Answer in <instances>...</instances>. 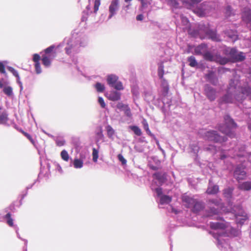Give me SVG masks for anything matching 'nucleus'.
<instances>
[{
	"label": "nucleus",
	"instance_id": "obj_20",
	"mask_svg": "<svg viewBox=\"0 0 251 251\" xmlns=\"http://www.w3.org/2000/svg\"><path fill=\"white\" fill-rule=\"evenodd\" d=\"M83 155L80 154L79 158H75L73 161L74 167L75 169H80L83 166Z\"/></svg>",
	"mask_w": 251,
	"mask_h": 251
},
{
	"label": "nucleus",
	"instance_id": "obj_17",
	"mask_svg": "<svg viewBox=\"0 0 251 251\" xmlns=\"http://www.w3.org/2000/svg\"><path fill=\"white\" fill-rule=\"evenodd\" d=\"M107 98L112 101H117L120 99L121 93L117 91H110L106 94Z\"/></svg>",
	"mask_w": 251,
	"mask_h": 251
},
{
	"label": "nucleus",
	"instance_id": "obj_33",
	"mask_svg": "<svg viewBox=\"0 0 251 251\" xmlns=\"http://www.w3.org/2000/svg\"><path fill=\"white\" fill-rule=\"evenodd\" d=\"M226 34L228 37L234 41L237 39V35L236 34V32L235 31L232 30H227L226 32Z\"/></svg>",
	"mask_w": 251,
	"mask_h": 251
},
{
	"label": "nucleus",
	"instance_id": "obj_11",
	"mask_svg": "<svg viewBox=\"0 0 251 251\" xmlns=\"http://www.w3.org/2000/svg\"><path fill=\"white\" fill-rule=\"evenodd\" d=\"M12 122L10 121L8 114L5 111H0V124L5 126H10Z\"/></svg>",
	"mask_w": 251,
	"mask_h": 251
},
{
	"label": "nucleus",
	"instance_id": "obj_61",
	"mask_svg": "<svg viewBox=\"0 0 251 251\" xmlns=\"http://www.w3.org/2000/svg\"><path fill=\"white\" fill-rule=\"evenodd\" d=\"M65 50H66V53H67L68 54H70V53H71V48H65Z\"/></svg>",
	"mask_w": 251,
	"mask_h": 251
},
{
	"label": "nucleus",
	"instance_id": "obj_38",
	"mask_svg": "<svg viewBox=\"0 0 251 251\" xmlns=\"http://www.w3.org/2000/svg\"><path fill=\"white\" fill-rule=\"evenodd\" d=\"M222 102L225 103L232 102V99L230 95L226 94L222 98Z\"/></svg>",
	"mask_w": 251,
	"mask_h": 251
},
{
	"label": "nucleus",
	"instance_id": "obj_5",
	"mask_svg": "<svg viewBox=\"0 0 251 251\" xmlns=\"http://www.w3.org/2000/svg\"><path fill=\"white\" fill-rule=\"evenodd\" d=\"M232 211L234 214L236 221L238 224L242 226L248 219L249 217L247 214L240 205L232 208Z\"/></svg>",
	"mask_w": 251,
	"mask_h": 251
},
{
	"label": "nucleus",
	"instance_id": "obj_9",
	"mask_svg": "<svg viewBox=\"0 0 251 251\" xmlns=\"http://www.w3.org/2000/svg\"><path fill=\"white\" fill-rule=\"evenodd\" d=\"M158 197H160V204H167L172 201V197L167 195H162V190L161 188L158 187L155 189Z\"/></svg>",
	"mask_w": 251,
	"mask_h": 251
},
{
	"label": "nucleus",
	"instance_id": "obj_28",
	"mask_svg": "<svg viewBox=\"0 0 251 251\" xmlns=\"http://www.w3.org/2000/svg\"><path fill=\"white\" fill-rule=\"evenodd\" d=\"M215 62L219 63L220 64L224 65L228 62V59L226 57H222L220 55H216Z\"/></svg>",
	"mask_w": 251,
	"mask_h": 251
},
{
	"label": "nucleus",
	"instance_id": "obj_10",
	"mask_svg": "<svg viewBox=\"0 0 251 251\" xmlns=\"http://www.w3.org/2000/svg\"><path fill=\"white\" fill-rule=\"evenodd\" d=\"M204 93L208 99L210 100H213L216 98V90L209 85H206L204 87Z\"/></svg>",
	"mask_w": 251,
	"mask_h": 251
},
{
	"label": "nucleus",
	"instance_id": "obj_13",
	"mask_svg": "<svg viewBox=\"0 0 251 251\" xmlns=\"http://www.w3.org/2000/svg\"><path fill=\"white\" fill-rule=\"evenodd\" d=\"M119 0H112L111 4L109 7V11L110 15L109 18H111L115 14L116 12L118 10L119 8Z\"/></svg>",
	"mask_w": 251,
	"mask_h": 251
},
{
	"label": "nucleus",
	"instance_id": "obj_52",
	"mask_svg": "<svg viewBox=\"0 0 251 251\" xmlns=\"http://www.w3.org/2000/svg\"><path fill=\"white\" fill-rule=\"evenodd\" d=\"M169 2L171 6L175 8H177L179 6V3L177 0H169Z\"/></svg>",
	"mask_w": 251,
	"mask_h": 251
},
{
	"label": "nucleus",
	"instance_id": "obj_14",
	"mask_svg": "<svg viewBox=\"0 0 251 251\" xmlns=\"http://www.w3.org/2000/svg\"><path fill=\"white\" fill-rule=\"evenodd\" d=\"M230 54L236 61H242L245 59V55L243 52H240L237 53L236 50L234 49H231Z\"/></svg>",
	"mask_w": 251,
	"mask_h": 251
},
{
	"label": "nucleus",
	"instance_id": "obj_2",
	"mask_svg": "<svg viewBox=\"0 0 251 251\" xmlns=\"http://www.w3.org/2000/svg\"><path fill=\"white\" fill-rule=\"evenodd\" d=\"M206 202L207 206V208L205 210V216L212 217L220 212L223 205L221 199L219 198L210 199L208 200Z\"/></svg>",
	"mask_w": 251,
	"mask_h": 251
},
{
	"label": "nucleus",
	"instance_id": "obj_27",
	"mask_svg": "<svg viewBox=\"0 0 251 251\" xmlns=\"http://www.w3.org/2000/svg\"><path fill=\"white\" fill-rule=\"evenodd\" d=\"M164 74V65H163V62H161L158 67V75L162 81H163V79H164L163 78V75Z\"/></svg>",
	"mask_w": 251,
	"mask_h": 251
},
{
	"label": "nucleus",
	"instance_id": "obj_36",
	"mask_svg": "<svg viewBox=\"0 0 251 251\" xmlns=\"http://www.w3.org/2000/svg\"><path fill=\"white\" fill-rule=\"evenodd\" d=\"M188 61L189 63V65L192 67H194L197 65L195 57L193 56H190L188 58Z\"/></svg>",
	"mask_w": 251,
	"mask_h": 251
},
{
	"label": "nucleus",
	"instance_id": "obj_50",
	"mask_svg": "<svg viewBox=\"0 0 251 251\" xmlns=\"http://www.w3.org/2000/svg\"><path fill=\"white\" fill-rule=\"evenodd\" d=\"M24 135L31 142V143L35 145V142L34 139L31 137V135L25 132L24 131H22Z\"/></svg>",
	"mask_w": 251,
	"mask_h": 251
},
{
	"label": "nucleus",
	"instance_id": "obj_31",
	"mask_svg": "<svg viewBox=\"0 0 251 251\" xmlns=\"http://www.w3.org/2000/svg\"><path fill=\"white\" fill-rule=\"evenodd\" d=\"M107 130V136L111 139H113V136L115 134V130L113 128L109 125L106 127Z\"/></svg>",
	"mask_w": 251,
	"mask_h": 251
},
{
	"label": "nucleus",
	"instance_id": "obj_18",
	"mask_svg": "<svg viewBox=\"0 0 251 251\" xmlns=\"http://www.w3.org/2000/svg\"><path fill=\"white\" fill-rule=\"evenodd\" d=\"M242 19L246 23L251 22V9L246 8L242 13Z\"/></svg>",
	"mask_w": 251,
	"mask_h": 251
},
{
	"label": "nucleus",
	"instance_id": "obj_62",
	"mask_svg": "<svg viewBox=\"0 0 251 251\" xmlns=\"http://www.w3.org/2000/svg\"><path fill=\"white\" fill-rule=\"evenodd\" d=\"M125 113L126 114L127 116L130 117L131 116V113L130 111H125Z\"/></svg>",
	"mask_w": 251,
	"mask_h": 251
},
{
	"label": "nucleus",
	"instance_id": "obj_39",
	"mask_svg": "<svg viewBox=\"0 0 251 251\" xmlns=\"http://www.w3.org/2000/svg\"><path fill=\"white\" fill-rule=\"evenodd\" d=\"M150 168L152 170L155 171L158 170L160 167V161L158 160H156V164L153 165L150 161L149 163Z\"/></svg>",
	"mask_w": 251,
	"mask_h": 251
},
{
	"label": "nucleus",
	"instance_id": "obj_24",
	"mask_svg": "<svg viewBox=\"0 0 251 251\" xmlns=\"http://www.w3.org/2000/svg\"><path fill=\"white\" fill-rule=\"evenodd\" d=\"M142 124L143 125V127L144 129L146 130L147 133L150 135L151 137L152 138H155V136L154 134H153L151 131H150L148 124L147 122V121L145 119H144L142 121Z\"/></svg>",
	"mask_w": 251,
	"mask_h": 251
},
{
	"label": "nucleus",
	"instance_id": "obj_4",
	"mask_svg": "<svg viewBox=\"0 0 251 251\" xmlns=\"http://www.w3.org/2000/svg\"><path fill=\"white\" fill-rule=\"evenodd\" d=\"M55 46L51 45L41 52V60L43 65L46 67L50 66L52 60L56 56V52L54 50Z\"/></svg>",
	"mask_w": 251,
	"mask_h": 251
},
{
	"label": "nucleus",
	"instance_id": "obj_64",
	"mask_svg": "<svg viewBox=\"0 0 251 251\" xmlns=\"http://www.w3.org/2000/svg\"><path fill=\"white\" fill-rule=\"evenodd\" d=\"M248 128L251 131V123H250L248 124Z\"/></svg>",
	"mask_w": 251,
	"mask_h": 251
},
{
	"label": "nucleus",
	"instance_id": "obj_60",
	"mask_svg": "<svg viewBox=\"0 0 251 251\" xmlns=\"http://www.w3.org/2000/svg\"><path fill=\"white\" fill-rule=\"evenodd\" d=\"M22 240L25 241V247H24V250H25V251H27V240L26 239H22Z\"/></svg>",
	"mask_w": 251,
	"mask_h": 251
},
{
	"label": "nucleus",
	"instance_id": "obj_58",
	"mask_svg": "<svg viewBox=\"0 0 251 251\" xmlns=\"http://www.w3.org/2000/svg\"><path fill=\"white\" fill-rule=\"evenodd\" d=\"M153 139L155 141V142L158 146V149L163 152L164 153V151L161 148L160 145L159 143L158 140L156 139V138L155 137V138H153Z\"/></svg>",
	"mask_w": 251,
	"mask_h": 251
},
{
	"label": "nucleus",
	"instance_id": "obj_16",
	"mask_svg": "<svg viewBox=\"0 0 251 251\" xmlns=\"http://www.w3.org/2000/svg\"><path fill=\"white\" fill-rule=\"evenodd\" d=\"M205 77L211 84L214 85L217 84L218 79L214 72L209 71L207 74L205 75Z\"/></svg>",
	"mask_w": 251,
	"mask_h": 251
},
{
	"label": "nucleus",
	"instance_id": "obj_12",
	"mask_svg": "<svg viewBox=\"0 0 251 251\" xmlns=\"http://www.w3.org/2000/svg\"><path fill=\"white\" fill-rule=\"evenodd\" d=\"M182 200L186 207L191 208L193 206L196 199L184 194L182 197Z\"/></svg>",
	"mask_w": 251,
	"mask_h": 251
},
{
	"label": "nucleus",
	"instance_id": "obj_55",
	"mask_svg": "<svg viewBox=\"0 0 251 251\" xmlns=\"http://www.w3.org/2000/svg\"><path fill=\"white\" fill-rule=\"evenodd\" d=\"M118 159L122 163L123 165L126 164V159L124 157V156L121 154H119L118 155Z\"/></svg>",
	"mask_w": 251,
	"mask_h": 251
},
{
	"label": "nucleus",
	"instance_id": "obj_44",
	"mask_svg": "<svg viewBox=\"0 0 251 251\" xmlns=\"http://www.w3.org/2000/svg\"><path fill=\"white\" fill-rule=\"evenodd\" d=\"M100 5V0H95L94 5V12L96 13L99 10V8Z\"/></svg>",
	"mask_w": 251,
	"mask_h": 251
},
{
	"label": "nucleus",
	"instance_id": "obj_40",
	"mask_svg": "<svg viewBox=\"0 0 251 251\" xmlns=\"http://www.w3.org/2000/svg\"><path fill=\"white\" fill-rule=\"evenodd\" d=\"M204 149L205 150L209 151L213 153H215L218 151L217 148L212 145H209L208 146H205Z\"/></svg>",
	"mask_w": 251,
	"mask_h": 251
},
{
	"label": "nucleus",
	"instance_id": "obj_32",
	"mask_svg": "<svg viewBox=\"0 0 251 251\" xmlns=\"http://www.w3.org/2000/svg\"><path fill=\"white\" fill-rule=\"evenodd\" d=\"M3 93L8 97L12 96L13 95V89L11 86H5L3 89Z\"/></svg>",
	"mask_w": 251,
	"mask_h": 251
},
{
	"label": "nucleus",
	"instance_id": "obj_46",
	"mask_svg": "<svg viewBox=\"0 0 251 251\" xmlns=\"http://www.w3.org/2000/svg\"><path fill=\"white\" fill-rule=\"evenodd\" d=\"M245 146H243L241 148V150H239V153H237V155L238 156H243L244 157L248 154V153L245 152Z\"/></svg>",
	"mask_w": 251,
	"mask_h": 251
},
{
	"label": "nucleus",
	"instance_id": "obj_25",
	"mask_svg": "<svg viewBox=\"0 0 251 251\" xmlns=\"http://www.w3.org/2000/svg\"><path fill=\"white\" fill-rule=\"evenodd\" d=\"M233 189L231 188H227L224 190L223 194L224 197L227 199H230L232 198V192Z\"/></svg>",
	"mask_w": 251,
	"mask_h": 251
},
{
	"label": "nucleus",
	"instance_id": "obj_56",
	"mask_svg": "<svg viewBox=\"0 0 251 251\" xmlns=\"http://www.w3.org/2000/svg\"><path fill=\"white\" fill-rule=\"evenodd\" d=\"M98 101L100 104L101 105L102 108H104L105 107V104L104 103L103 99L101 97H99Z\"/></svg>",
	"mask_w": 251,
	"mask_h": 251
},
{
	"label": "nucleus",
	"instance_id": "obj_59",
	"mask_svg": "<svg viewBox=\"0 0 251 251\" xmlns=\"http://www.w3.org/2000/svg\"><path fill=\"white\" fill-rule=\"evenodd\" d=\"M143 19V16L142 14H140L137 16L136 20L138 21H142Z\"/></svg>",
	"mask_w": 251,
	"mask_h": 251
},
{
	"label": "nucleus",
	"instance_id": "obj_47",
	"mask_svg": "<svg viewBox=\"0 0 251 251\" xmlns=\"http://www.w3.org/2000/svg\"><path fill=\"white\" fill-rule=\"evenodd\" d=\"M190 148L192 151H193L194 153H197L198 152L199 147L196 143L191 144Z\"/></svg>",
	"mask_w": 251,
	"mask_h": 251
},
{
	"label": "nucleus",
	"instance_id": "obj_53",
	"mask_svg": "<svg viewBox=\"0 0 251 251\" xmlns=\"http://www.w3.org/2000/svg\"><path fill=\"white\" fill-rule=\"evenodd\" d=\"M41 56L37 53L34 54L33 56V61L35 63H40L39 61L41 59Z\"/></svg>",
	"mask_w": 251,
	"mask_h": 251
},
{
	"label": "nucleus",
	"instance_id": "obj_19",
	"mask_svg": "<svg viewBox=\"0 0 251 251\" xmlns=\"http://www.w3.org/2000/svg\"><path fill=\"white\" fill-rule=\"evenodd\" d=\"M204 206V204L202 201L196 199L195 203L192 208H193V211L194 212L198 213L203 209Z\"/></svg>",
	"mask_w": 251,
	"mask_h": 251
},
{
	"label": "nucleus",
	"instance_id": "obj_45",
	"mask_svg": "<svg viewBox=\"0 0 251 251\" xmlns=\"http://www.w3.org/2000/svg\"><path fill=\"white\" fill-rule=\"evenodd\" d=\"M117 108L121 110H129V108L128 105L125 104H124L122 102H119L117 104Z\"/></svg>",
	"mask_w": 251,
	"mask_h": 251
},
{
	"label": "nucleus",
	"instance_id": "obj_63",
	"mask_svg": "<svg viewBox=\"0 0 251 251\" xmlns=\"http://www.w3.org/2000/svg\"><path fill=\"white\" fill-rule=\"evenodd\" d=\"M226 157V155L225 154H222L221 155V159H224Z\"/></svg>",
	"mask_w": 251,
	"mask_h": 251
},
{
	"label": "nucleus",
	"instance_id": "obj_35",
	"mask_svg": "<svg viewBox=\"0 0 251 251\" xmlns=\"http://www.w3.org/2000/svg\"><path fill=\"white\" fill-rule=\"evenodd\" d=\"M242 94L249 96L250 98L251 99V88L249 87H244L242 89Z\"/></svg>",
	"mask_w": 251,
	"mask_h": 251
},
{
	"label": "nucleus",
	"instance_id": "obj_30",
	"mask_svg": "<svg viewBox=\"0 0 251 251\" xmlns=\"http://www.w3.org/2000/svg\"><path fill=\"white\" fill-rule=\"evenodd\" d=\"M201 0H190V2L188 1H185L184 3L189 8L194 6L195 5L198 4L201 1Z\"/></svg>",
	"mask_w": 251,
	"mask_h": 251
},
{
	"label": "nucleus",
	"instance_id": "obj_22",
	"mask_svg": "<svg viewBox=\"0 0 251 251\" xmlns=\"http://www.w3.org/2000/svg\"><path fill=\"white\" fill-rule=\"evenodd\" d=\"M203 58L205 60L209 61H216V55H213L210 52H206L203 54Z\"/></svg>",
	"mask_w": 251,
	"mask_h": 251
},
{
	"label": "nucleus",
	"instance_id": "obj_26",
	"mask_svg": "<svg viewBox=\"0 0 251 251\" xmlns=\"http://www.w3.org/2000/svg\"><path fill=\"white\" fill-rule=\"evenodd\" d=\"M208 35L210 38L216 42L220 41L219 37L217 35L216 32L214 31L210 30L208 32Z\"/></svg>",
	"mask_w": 251,
	"mask_h": 251
},
{
	"label": "nucleus",
	"instance_id": "obj_57",
	"mask_svg": "<svg viewBox=\"0 0 251 251\" xmlns=\"http://www.w3.org/2000/svg\"><path fill=\"white\" fill-rule=\"evenodd\" d=\"M0 73L1 74H5V66L3 63L0 62Z\"/></svg>",
	"mask_w": 251,
	"mask_h": 251
},
{
	"label": "nucleus",
	"instance_id": "obj_21",
	"mask_svg": "<svg viewBox=\"0 0 251 251\" xmlns=\"http://www.w3.org/2000/svg\"><path fill=\"white\" fill-rule=\"evenodd\" d=\"M95 137L97 142L103 141L104 135L101 126H98L95 130Z\"/></svg>",
	"mask_w": 251,
	"mask_h": 251
},
{
	"label": "nucleus",
	"instance_id": "obj_6",
	"mask_svg": "<svg viewBox=\"0 0 251 251\" xmlns=\"http://www.w3.org/2000/svg\"><path fill=\"white\" fill-rule=\"evenodd\" d=\"M204 138L209 141L216 143H222L226 141L227 138L225 136H222L218 134L215 130H209L205 133Z\"/></svg>",
	"mask_w": 251,
	"mask_h": 251
},
{
	"label": "nucleus",
	"instance_id": "obj_23",
	"mask_svg": "<svg viewBox=\"0 0 251 251\" xmlns=\"http://www.w3.org/2000/svg\"><path fill=\"white\" fill-rule=\"evenodd\" d=\"M239 188L243 190L249 191L251 189V181H246L240 184Z\"/></svg>",
	"mask_w": 251,
	"mask_h": 251
},
{
	"label": "nucleus",
	"instance_id": "obj_7",
	"mask_svg": "<svg viewBox=\"0 0 251 251\" xmlns=\"http://www.w3.org/2000/svg\"><path fill=\"white\" fill-rule=\"evenodd\" d=\"M118 77L115 75H110L107 76V81L108 84L118 90H121L124 89L121 82L119 81Z\"/></svg>",
	"mask_w": 251,
	"mask_h": 251
},
{
	"label": "nucleus",
	"instance_id": "obj_43",
	"mask_svg": "<svg viewBox=\"0 0 251 251\" xmlns=\"http://www.w3.org/2000/svg\"><path fill=\"white\" fill-rule=\"evenodd\" d=\"M92 156L93 161L94 162H97L99 157V151L95 148H93V149Z\"/></svg>",
	"mask_w": 251,
	"mask_h": 251
},
{
	"label": "nucleus",
	"instance_id": "obj_41",
	"mask_svg": "<svg viewBox=\"0 0 251 251\" xmlns=\"http://www.w3.org/2000/svg\"><path fill=\"white\" fill-rule=\"evenodd\" d=\"M95 88L98 92H102L105 89L104 85L100 82L96 83Z\"/></svg>",
	"mask_w": 251,
	"mask_h": 251
},
{
	"label": "nucleus",
	"instance_id": "obj_34",
	"mask_svg": "<svg viewBox=\"0 0 251 251\" xmlns=\"http://www.w3.org/2000/svg\"><path fill=\"white\" fill-rule=\"evenodd\" d=\"M60 155H61V158L63 160H64L65 161H69L70 157H69L68 152L65 150H63L61 152Z\"/></svg>",
	"mask_w": 251,
	"mask_h": 251
},
{
	"label": "nucleus",
	"instance_id": "obj_15",
	"mask_svg": "<svg viewBox=\"0 0 251 251\" xmlns=\"http://www.w3.org/2000/svg\"><path fill=\"white\" fill-rule=\"evenodd\" d=\"M219 191V186L217 185H214L212 183L211 179L209 180V184L206 193L208 194H216Z\"/></svg>",
	"mask_w": 251,
	"mask_h": 251
},
{
	"label": "nucleus",
	"instance_id": "obj_8",
	"mask_svg": "<svg viewBox=\"0 0 251 251\" xmlns=\"http://www.w3.org/2000/svg\"><path fill=\"white\" fill-rule=\"evenodd\" d=\"M245 168V167L243 164L237 166L234 172V177L237 180H240L245 178L246 176Z\"/></svg>",
	"mask_w": 251,
	"mask_h": 251
},
{
	"label": "nucleus",
	"instance_id": "obj_37",
	"mask_svg": "<svg viewBox=\"0 0 251 251\" xmlns=\"http://www.w3.org/2000/svg\"><path fill=\"white\" fill-rule=\"evenodd\" d=\"M54 140L56 145L59 147L63 146L65 144V140L60 137H56Z\"/></svg>",
	"mask_w": 251,
	"mask_h": 251
},
{
	"label": "nucleus",
	"instance_id": "obj_42",
	"mask_svg": "<svg viewBox=\"0 0 251 251\" xmlns=\"http://www.w3.org/2000/svg\"><path fill=\"white\" fill-rule=\"evenodd\" d=\"M4 218L7 219V224L10 226H13V219L11 217L10 213H8L4 217Z\"/></svg>",
	"mask_w": 251,
	"mask_h": 251
},
{
	"label": "nucleus",
	"instance_id": "obj_48",
	"mask_svg": "<svg viewBox=\"0 0 251 251\" xmlns=\"http://www.w3.org/2000/svg\"><path fill=\"white\" fill-rule=\"evenodd\" d=\"M131 129L138 136H140L142 134L141 129L137 126H133L131 127Z\"/></svg>",
	"mask_w": 251,
	"mask_h": 251
},
{
	"label": "nucleus",
	"instance_id": "obj_1",
	"mask_svg": "<svg viewBox=\"0 0 251 251\" xmlns=\"http://www.w3.org/2000/svg\"><path fill=\"white\" fill-rule=\"evenodd\" d=\"M209 226L213 230L210 231L209 233L216 239L218 248L222 250L223 248H225V246L227 245L225 240L222 239V237L226 236V234L224 231L226 227V224L223 222H210Z\"/></svg>",
	"mask_w": 251,
	"mask_h": 251
},
{
	"label": "nucleus",
	"instance_id": "obj_54",
	"mask_svg": "<svg viewBox=\"0 0 251 251\" xmlns=\"http://www.w3.org/2000/svg\"><path fill=\"white\" fill-rule=\"evenodd\" d=\"M35 71L37 74H40L42 72V69L40 63H35Z\"/></svg>",
	"mask_w": 251,
	"mask_h": 251
},
{
	"label": "nucleus",
	"instance_id": "obj_49",
	"mask_svg": "<svg viewBox=\"0 0 251 251\" xmlns=\"http://www.w3.org/2000/svg\"><path fill=\"white\" fill-rule=\"evenodd\" d=\"M8 70L12 73V74L18 78V79H19V75L18 73L16 70L14 69L13 67H8Z\"/></svg>",
	"mask_w": 251,
	"mask_h": 251
},
{
	"label": "nucleus",
	"instance_id": "obj_3",
	"mask_svg": "<svg viewBox=\"0 0 251 251\" xmlns=\"http://www.w3.org/2000/svg\"><path fill=\"white\" fill-rule=\"evenodd\" d=\"M225 124L219 126V129L223 133L230 137L235 136L234 129L237 127V124L229 116L225 115L224 117Z\"/></svg>",
	"mask_w": 251,
	"mask_h": 251
},
{
	"label": "nucleus",
	"instance_id": "obj_51",
	"mask_svg": "<svg viewBox=\"0 0 251 251\" xmlns=\"http://www.w3.org/2000/svg\"><path fill=\"white\" fill-rule=\"evenodd\" d=\"M233 9L231 6L228 5L226 9V14L227 16H230L232 15Z\"/></svg>",
	"mask_w": 251,
	"mask_h": 251
},
{
	"label": "nucleus",
	"instance_id": "obj_29",
	"mask_svg": "<svg viewBox=\"0 0 251 251\" xmlns=\"http://www.w3.org/2000/svg\"><path fill=\"white\" fill-rule=\"evenodd\" d=\"M162 85L163 86V95L164 96H166L168 93L169 86L165 79H163V81H162Z\"/></svg>",
	"mask_w": 251,
	"mask_h": 251
}]
</instances>
